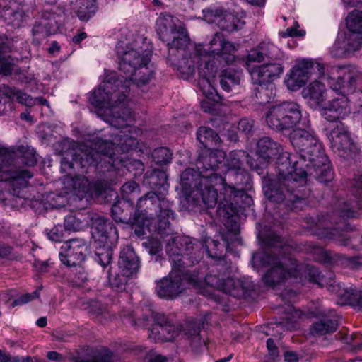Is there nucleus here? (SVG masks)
<instances>
[{
	"instance_id": "nucleus-1",
	"label": "nucleus",
	"mask_w": 362,
	"mask_h": 362,
	"mask_svg": "<svg viewBox=\"0 0 362 362\" xmlns=\"http://www.w3.org/2000/svg\"><path fill=\"white\" fill-rule=\"evenodd\" d=\"M104 110L105 121L116 129H122L117 133L111 136L112 139H94L90 144H81L74 148L71 155V160L67 162L70 168L82 169L87 173L89 169H93L99 174V179L95 182V191L102 196L107 194L110 197H117V192L110 186L117 182V168L118 164L127 167L123 159L115 158V151L119 148L122 152L129 151L136 147L138 141L132 134L134 127L128 122L133 121V114L125 104L112 103L101 107Z\"/></svg>"
},
{
	"instance_id": "nucleus-2",
	"label": "nucleus",
	"mask_w": 362,
	"mask_h": 362,
	"mask_svg": "<svg viewBox=\"0 0 362 362\" xmlns=\"http://www.w3.org/2000/svg\"><path fill=\"white\" fill-rule=\"evenodd\" d=\"M156 32L159 38L166 43L168 60L170 56L181 54L182 58L173 65L177 67L182 77L191 76L196 67L202 77L199 85L206 96L213 95L215 89L210 80L214 78L220 66L230 64L235 60V45L226 40L221 33H216L209 41L208 52L202 45L190 42L184 24L175 16L167 13H162L156 21Z\"/></svg>"
},
{
	"instance_id": "nucleus-3",
	"label": "nucleus",
	"mask_w": 362,
	"mask_h": 362,
	"mask_svg": "<svg viewBox=\"0 0 362 362\" xmlns=\"http://www.w3.org/2000/svg\"><path fill=\"white\" fill-rule=\"evenodd\" d=\"M116 50L120 59L119 69L127 76L118 77L115 72L106 74L104 80L89 96V101L95 107L110 105L112 101L124 104L131 81L137 86H143L155 74L154 66L150 64L151 51L149 49L127 47L125 49L119 43Z\"/></svg>"
},
{
	"instance_id": "nucleus-4",
	"label": "nucleus",
	"mask_w": 362,
	"mask_h": 362,
	"mask_svg": "<svg viewBox=\"0 0 362 362\" xmlns=\"http://www.w3.org/2000/svg\"><path fill=\"white\" fill-rule=\"evenodd\" d=\"M262 241L265 248L253 254L251 262L254 268L266 265L269 267L262 277L265 286L276 289L289 279L302 285L307 284V279L322 284V279L319 277L315 267L305 265L285 256L288 249L283 244L281 236L270 233Z\"/></svg>"
},
{
	"instance_id": "nucleus-5",
	"label": "nucleus",
	"mask_w": 362,
	"mask_h": 362,
	"mask_svg": "<svg viewBox=\"0 0 362 362\" xmlns=\"http://www.w3.org/2000/svg\"><path fill=\"white\" fill-rule=\"evenodd\" d=\"M167 180L168 176L165 171L160 169L148 170L144 174L143 182L154 191L148 192L140 197L136 204L139 216L157 217L155 230L162 235L173 233L170 220H173L175 214L173 209V202L167 197L169 188Z\"/></svg>"
},
{
	"instance_id": "nucleus-6",
	"label": "nucleus",
	"mask_w": 362,
	"mask_h": 362,
	"mask_svg": "<svg viewBox=\"0 0 362 362\" xmlns=\"http://www.w3.org/2000/svg\"><path fill=\"white\" fill-rule=\"evenodd\" d=\"M204 181L218 194L217 214L224 219L232 218L240 209L250 206L252 199L245 190L250 187V178L245 169L227 170L225 177L214 173Z\"/></svg>"
},
{
	"instance_id": "nucleus-7",
	"label": "nucleus",
	"mask_w": 362,
	"mask_h": 362,
	"mask_svg": "<svg viewBox=\"0 0 362 362\" xmlns=\"http://www.w3.org/2000/svg\"><path fill=\"white\" fill-rule=\"evenodd\" d=\"M263 192L271 203L290 211L301 209L310 194L305 186L304 176L299 177L293 167L286 172L279 168L276 177L265 180Z\"/></svg>"
},
{
	"instance_id": "nucleus-8",
	"label": "nucleus",
	"mask_w": 362,
	"mask_h": 362,
	"mask_svg": "<svg viewBox=\"0 0 362 362\" xmlns=\"http://www.w3.org/2000/svg\"><path fill=\"white\" fill-rule=\"evenodd\" d=\"M36 163L35 151L28 146H21L14 152L4 151L0 153V168L9 170L11 174L6 182H8L9 191L13 196L23 198L22 190L27 187L28 179L33 177L30 170L22 169L20 165L34 166Z\"/></svg>"
},
{
	"instance_id": "nucleus-9",
	"label": "nucleus",
	"mask_w": 362,
	"mask_h": 362,
	"mask_svg": "<svg viewBox=\"0 0 362 362\" xmlns=\"http://www.w3.org/2000/svg\"><path fill=\"white\" fill-rule=\"evenodd\" d=\"M122 317L124 324L133 327H144L153 320V324L148 333L151 339H174L181 332L180 325H175L163 313H155L150 304H145L132 313L123 311Z\"/></svg>"
},
{
	"instance_id": "nucleus-10",
	"label": "nucleus",
	"mask_w": 362,
	"mask_h": 362,
	"mask_svg": "<svg viewBox=\"0 0 362 362\" xmlns=\"http://www.w3.org/2000/svg\"><path fill=\"white\" fill-rule=\"evenodd\" d=\"M202 249L212 259L220 258L221 255L217 252H211L208 245L189 236H172L168 240L165 245V252L170 264L186 269L200 261Z\"/></svg>"
},
{
	"instance_id": "nucleus-11",
	"label": "nucleus",
	"mask_w": 362,
	"mask_h": 362,
	"mask_svg": "<svg viewBox=\"0 0 362 362\" xmlns=\"http://www.w3.org/2000/svg\"><path fill=\"white\" fill-rule=\"evenodd\" d=\"M171 264L168 276L157 283L156 293L160 298L173 299L179 296L189 286H202V280L194 274L182 267Z\"/></svg>"
},
{
	"instance_id": "nucleus-12",
	"label": "nucleus",
	"mask_w": 362,
	"mask_h": 362,
	"mask_svg": "<svg viewBox=\"0 0 362 362\" xmlns=\"http://www.w3.org/2000/svg\"><path fill=\"white\" fill-rule=\"evenodd\" d=\"M288 139L294 149L300 151L298 159L293 161L291 167H304L307 161L314 158H318L319 162L326 160L322 145L313 132L302 128L294 129L289 133Z\"/></svg>"
},
{
	"instance_id": "nucleus-13",
	"label": "nucleus",
	"mask_w": 362,
	"mask_h": 362,
	"mask_svg": "<svg viewBox=\"0 0 362 362\" xmlns=\"http://www.w3.org/2000/svg\"><path fill=\"white\" fill-rule=\"evenodd\" d=\"M316 68L331 89L346 96L355 91L357 81L362 78V74L350 66L317 63Z\"/></svg>"
},
{
	"instance_id": "nucleus-14",
	"label": "nucleus",
	"mask_w": 362,
	"mask_h": 362,
	"mask_svg": "<svg viewBox=\"0 0 362 362\" xmlns=\"http://www.w3.org/2000/svg\"><path fill=\"white\" fill-rule=\"evenodd\" d=\"M302 117L300 105L294 102H284L269 108L265 115L268 127L283 132L296 126Z\"/></svg>"
},
{
	"instance_id": "nucleus-15",
	"label": "nucleus",
	"mask_w": 362,
	"mask_h": 362,
	"mask_svg": "<svg viewBox=\"0 0 362 362\" xmlns=\"http://www.w3.org/2000/svg\"><path fill=\"white\" fill-rule=\"evenodd\" d=\"M65 8L57 4H46L40 13V18L32 30L34 40L37 42L49 35L55 34L63 24Z\"/></svg>"
},
{
	"instance_id": "nucleus-16",
	"label": "nucleus",
	"mask_w": 362,
	"mask_h": 362,
	"mask_svg": "<svg viewBox=\"0 0 362 362\" xmlns=\"http://www.w3.org/2000/svg\"><path fill=\"white\" fill-rule=\"evenodd\" d=\"M214 175H202L197 169L187 168L181 174L180 183L186 193H190L196 189L200 194L204 204L208 208L214 207L218 202V194L213 190V186L207 185L204 180L209 179Z\"/></svg>"
},
{
	"instance_id": "nucleus-17",
	"label": "nucleus",
	"mask_w": 362,
	"mask_h": 362,
	"mask_svg": "<svg viewBox=\"0 0 362 362\" xmlns=\"http://www.w3.org/2000/svg\"><path fill=\"white\" fill-rule=\"evenodd\" d=\"M204 282L206 285L237 298H246L250 296L255 289V284L248 276L241 279H224L216 274H209L205 276Z\"/></svg>"
},
{
	"instance_id": "nucleus-18",
	"label": "nucleus",
	"mask_w": 362,
	"mask_h": 362,
	"mask_svg": "<svg viewBox=\"0 0 362 362\" xmlns=\"http://www.w3.org/2000/svg\"><path fill=\"white\" fill-rule=\"evenodd\" d=\"M326 136L330 148L337 156L348 158L356 155L358 148L352 139L347 127L342 123L333 124L325 127Z\"/></svg>"
},
{
	"instance_id": "nucleus-19",
	"label": "nucleus",
	"mask_w": 362,
	"mask_h": 362,
	"mask_svg": "<svg viewBox=\"0 0 362 362\" xmlns=\"http://www.w3.org/2000/svg\"><path fill=\"white\" fill-rule=\"evenodd\" d=\"M284 71V66L279 62H268L265 64L255 66L250 71L253 84L258 85L255 88V95L261 103L269 102V98L265 92L267 91V84L280 77Z\"/></svg>"
},
{
	"instance_id": "nucleus-20",
	"label": "nucleus",
	"mask_w": 362,
	"mask_h": 362,
	"mask_svg": "<svg viewBox=\"0 0 362 362\" xmlns=\"http://www.w3.org/2000/svg\"><path fill=\"white\" fill-rule=\"evenodd\" d=\"M89 252L88 243L82 238H73L64 243L60 248L61 262L68 267H76L83 262Z\"/></svg>"
},
{
	"instance_id": "nucleus-21",
	"label": "nucleus",
	"mask_w": 362,
	"mask_h": 362,
	"mask_svg": "<svg viewBox=\"0 0 362 362\" xmlns=\"http://www.w3.org/2000/svg\"><path fill=\"white\" fill-rule=\"evenodd\" d=\"M284 313L285 316L283 317V320L286 321L285 322H279L258 327L257 329V332L259 334L257 337L260 339L266 337H268L267 339L284 337L285 334H283V332H285V324L293 325L297 322L302 315L300 310L295 309L291 304L288 305L286 310Z\"/></svg>"
},
{
	"instance_id": "nucleus-22",
	"label": "nucleus",
	"mask_w": 362,
	"mask_h": 362,
	"mask_svg": "<svg viewBox=\"0 0 362 362\" xmlns=\"http://www.w3.org/2000/svg\"><path fill=\"white\" fill-rule=\"evenodd\" d=\"M91 234L94 244L116 243L118 232L113 223L103 216L94 214L90 217Z\"/></svg>"
},
{
	"instance_id": "nucleus-23",
	"label": "nucleus",
	"mask_w": 362,
	"mask_h": 362,
	"mask_svg": "<svg viewBox=\"0 0 362 362\" xmlns=\"http://www.w3.org/2000/svg\"><path fill=\"white\" fill-rule=\"evenodd\" d=\"M295 170H297L299 177L304 176L305 184L308 176L313 177L319 182L325 183L332 180L334 177V173L327 156L326 160L323 162H319L318 158H314L310 161H307V165L304 167L295 168Z\"/></svg>"
},
{
	"instance_id": "nucleus-24",
	"label": "nucleus",
	"mask_w": 362,
	"mask_h": 362,
	"mask_svg": "<svg viewBox=\"0 0 362 362\" xmlns=\"http://www.w3.org/2000/svg\"><path fill=\"white\" fill-rule=\"evenodd\" d=\"M315 64L312 60H302L298 62L286 74L285 83L291 90H297L303 87L309 79Z\"/></svg>"
},
{
	"instance_id": "nucleus-25",
	"label": "nucleus",
	"mask_w": 362,
	"mask_h": 362,
	"mask_svg": "<svg viewBox=\"0 0 362 362\" xmlns=\"http://www.w3.org/2000/svg\"><path fill=\"white\" fill-rule=\"evenodd\" d=\"M349 103V100L347 96L340 93L337 98L329 101L322 112V117L329 122L328 126L341 122L340 119L350 112Z\"/></svg>"
},
{
	"instance_id": "nucleus-26",
	"label": "nucleus",
	"mask_w": 362,
	"mask_h": 362,
	"mask_svg": "<svg viewBox=\"0 0 362 362\" xmlns=\"http://www.w3.org/2000/svg\"><path fill=\"white\" fill-rule=\"evenodd\" d=\"M113 352L106 346H84L77 351L74 362H113Z\"/></svg>"
},
{
	"instance_id": "nucleus-27",
	"label": "nucleus",
	"mask_w": 362,
	"mask_h": 362,
	"mask_svg": "<svg viewBox=\"0 0 362 362\" xmlns=\"http://www.w3.org/2000/svg\"><path fill=\"white\" fill-rule=\"evenodd\" d=\"M226 154L221 150L204 149L198 156L195 163L196 168L202 175H209L214 171L226 158Z\"/></svg>"
},
{
	"instance_id": "nucleus-28",
	"label": "nucleus",
	"mask_w": 362,
	"mask_h": 362,
	"mask_svg": "<svg viewBox=\"0 0 362 362\" xmlns=\"http://www.w3.org/2000/svg\"><path fill=\"white\" fill-rule=\"evenodd\" d=\"M310 228L320 238L332 240L340 246L349 245L350 237L346 233L342 232L340 230L341 228H329L325 226L324 221H319L317 223L312 224Z\"/></svg>"
},
{
	"instance_id": "nucleus-29",
	"label": "nucleus",
	"mask_w": 362,
	"mask_h": 362,
	"mask_svg": "<svg viewBox=\"0 0 362 362\" xmlns=\"http://www.w3.org/2000/svg\"><path fill=\"white\" fill-rule=\"evenodd\" d=\"M134 207L126 201L118 200L111 206L112 218L119 223L134 224L139 221V216L134 213Z\"/></svg>"
},
{
	"instance_id": "nucleus-30",
	"label": "nucleus",
	"mask_w": 362,
	"mask_h": 362,
	"mask_svg": "<svg viewBox=\"0 0 362 362\" xmlns=\"http://www.w3.org/2000/svg\"><path fill=\"white\" fill-rule=\"evenodd\" d=\"M257 153L264 160L279 158L283 153L282 146L269 136H263L257 142Z\"/></svg>"
},
{
	"instance_id": "nucleus-31",
	"label": "nucleus",
	"mask_w": 362,
	"mask_h": 362,
	"mask_svg": "<svg viewBox=\"0 0 362 362\" xmlns=\"http://www.w3.org/2000/svg\"><path fill=\"white\" fill-rule=\"evenodd\" d=\"M118 264L121 272L129 277L135 275L140 267L139 258L130 246L122 250Z\"/></svg>"
},
{
	"instance_id": "nucleus-32",
	"label": "nucleus",
	"mask_w": 362,
	"mask_h": 362,
	"mask_svg": "<svg viewBox=\"0 0 362 362\" xmlns=\"http://www.w3.org/2000/svg\"><path fill=\"white\" fill-rule=\"evenodd\" d=\"M302 95L310 106L313 108L319 107L326 99L325 86L319 81H314L303 88Z\"/></svg>"
},
{
	"instance_id": "nucleus-33",
	"label": "nucleus",
	"mask_w": 362,
	"mask_h": 362,
	"mask_svg": "<svg viewBox=\"0 0 362 362\" xmlns=\"http://www.w3.org/2000/svg\"><path fill=\"white\" fill-rule=\"evenodd\" d=\"M316 269L318 272L319 277L322 279V284H320L315 281H309L308 279H307V283L315 284L320 287L326 286L329 292L337 295L341 298L343 301L342 303H346L349 293V288H342L339 283L332 280V276H334L332 272H327L326 274H322L318 268L316 267Z\"/></svg>"
},
{
	"instance_id": "nucleus-34",
	"label": "nucleus",
	"mask_w": 362,
	"mask_h": 362,
	"mask_svg": "<svg viewBox=\"0 0 362 362\" xmlns=\"http://www.w3.org/2000/svg\"><path fill=\"white\" fill-rule=\"evenodd\" d=\"M348 29L353 33L350 35L349 40H355L351 49L356 50L362 45V11L354 10L346 18Z\"/></svg>"
},
{
	"instance_id": "nucleus-35",
	"label": "nucleus",
	"mask_w": 362,
	"mask_h": 362,
	"mask_svg": "<svg viewBox=\"0 0 362 362\" xmlns=\"http://www.w3.org/2000/svg\"><path fill=\"white\" fill-rule=\"evenodd\" d=\"M249 165L252 168L259 170L258 165L252 160L249 154L243 150H234L229 153L226 158V166L227 170H243V162Z\"/></svg>"
},
{
	"instance_id": "nucleus-36",
	"label": "nucleus",
	"mask_w": 362,
	"mask_h": 362,
	"mask_svg": "<svg viewBox=\"0 0 362 362\" xmlns=\"http://www.w3.org/2000/svg\"><path fill=\"white\" fill-rule=\"evenodd\" d=\"M11 42L4 35H0V74L8 75L11 74L13 67Z\"/></svg>"
},
{
	"instance_id": "nucleus-37",
	"label": "nucleus",
	"mask_w": 362,
	"mask_h": 362,
	"mask_svg": "<svg viewBox=\"0 0 362 362\" xmlns=\"http://www.w3.org/2000/svg\"><path fill=\"white\" fill-rule=\"evenodd\" d=\"M242 73L232 68L221 70L219 74V83L226 92H230L238 86L240 82Z\"/></svg>"
},
{
	"instance_id": "nucleus-38",
	"label": "nucleus",
	"mask_w": 362,
	"mask_h": 362,
	"mask_svg": "<svg viewBox=\"0 0 362 362\" xmlns=\"http://www.w3.org/2000/svg\"><path fill=\"white\" fill-rule=\"evenodd\" d=\"M197 138L205 149L219 147L221 144L219 135L214 129L207 127H200L198 129Z\"/></svg>"
},
{
	"instance_id": "nucleus-39",
	"label": "nucleus",
	"mask_w": 362,
	"mask_h": 362,
	"mask_svg": "<svg viewBox=\"0 0 362 362\" xmlns=\"http://www.w3.org/2000/svg\"><path fill=\"white\" fill-rule=\"evenodd\" d=\"M245 23L242 15L223 12L218 27L223 30L233 33L241 29Z\"/></svg>"
},
{
	"instance_id": "nucleus-40",
	"label": "nucleus",
	"mask_w": 362,
	"mask_h": 362,
	"mask_svg": "<svg viewBox=\"0 0 362 362\" xmlns=\"http://www.w3.org/2000/svg\"><path fill=\"white\" fill-rule=\"evenodd\" d=\"M1 92L5 95L6 98L10 101L16 100L19 103L26 106H33L35 105L34 98L16 87L4 85L1 88Z\"/></svg>"
},
{
	"instance_id": "nucleus-41",
	"label": "nucleus",
	"mask_w": 362,
	"mask_h": 362,
	"mask_svg": "<svg viewBox=\"0 0 362 362\" xmlns=\"http://www.w3.org/2000/svg\"><path fill=\"white\" fill-rule=\"evenodd\" d=\"M357 209L362 210V201L345 200L341 199L337 204V213L342 218H353L358 214Z\"/></svg>"
},
{
	"instance_id": "nucleus-42",
	"label": "nucleus",
	"mask_w": 362,
	"mask_h": 362,
	"mask_svg": "<svg viewBox=\"0 0 362 362\" xmlns=\"http://www.w3.org/2000/svg\"><path fill=\"white\" fill-rule=\"evenodd\" d=\"M337 327L336 320L323 319L313 323L310 329V332L313 337H320L334 332L337 330Z\"/></svg>"
},
{
	"instance_id": "nucleus-43",
	"label": "nucleus",
	"mask_w": 362,
	"mask_h": 362,
	"mask_svg": "<svg viewBox=\"0 0 362 362\" xmlns=\"http://www.w3.org/2000/svg\"><path fill=\"white\" fill-rule=\"evenodd\" d=\"M88 225V216L81 213L70 214L65 217L64 226L66 230L78 231Z\"/></svg>"
},
{
	"instance_id": "nucleus-44",
	"label": "nucleus",
	"mask_w": 362,
	"mask_h": 362,
	"mask_svg": "<svg viewBox=\"0 0 362 362\" xmlns=\"http://www.w3.org/2000/svg\"><path fill=\"white\" fill-rule=\"evenodd\" d=\"M116 243L94 244L95 247V261L103 267L107 266L112 260V247Z\"/></svg>"
},
{
	"instance_id": "nucleus-45",
	"label": "nucleus",
	"mask_w": 362,
	"mask_h": 362,
	"mask_svg": "<svg viewBox=\"0 0 362 362\" xmlns=\"http://www.w3.org/2000/svg\"><path fill=\"white\" fill-rule=\"evenodd\" d=\"M96 8L95 2L83 0L79 1L75 13L81 21L86 22L95 15Z\"/></svg>"
},
{
	"instance_id": "nucleus-46",
	"label": "nucleus",
	"mask_w": 362,
	"mask_h": 362,
	"mask_svg": "<svg viewBox=\"0 0 362 362\" xmlns=\"http://www.w3.org/2000/svg\"><path fill=\"white\" fill-rule=\"evenodd\" d=\"M151 157L156 164L163 165L170 163L173 158V153L170 149L167 147H159L153 151Z\"/></svg>"
},
{
	"instance_id": "nucleus-47",
	"label": "nucleus",
	"mask_w": 362,
	"mask_h": 362,
	"mask_svg": "<svg viewBox=\"0 0 362 362\" xmlns=\"http://www.w3.org/2000/svg\"><path fill=\"white\" fill-rule=\"evenodd\" d=\"M258 46L259 47V50L262 51L263 55L267 59L274 60L280 59L282 57L279 49L271 42H263Z\"/></svg>"
},
{
	"instance_id": "nucleus-48",
	"label": "nucleus",
	"mask_w": 362,
	"mask_h": 362,
	"mask_svg": "<svg viewBox=\"0 0 362 362\" xmlns=\"http://www.w3.org/2000/svg\"><path fill=\"white\" fill-rule=\"evenodd\" d=\"M1 18H4V21L11 24L13 26L18 27L21 25V22L23 19L22 12L16 11L11 8H5L1 15Z\"/></svg>"
},
{
	"instance_id": "nucleus-49",
	"label": "nucleus",
	"mask_w": 362,
	"mask_h": 362,
	"mask_svg": "<svg viewBox=\"0 0 362 362\" xmlns=\"http://www.w3.org/2000/svg\"><path fill=\"white\" fill-rule=\"evenodd\" d=\"M142 246L151 255L156 256V261L160 258L159 253L162 250V245L158 239L154 238H148L142 243Z\"/></svg>"
},
{
	"instance_id": "nucleus-50",
	"label": "nucleus",
	"mask_w": 362,
	"mask_h": 362,
	"mask_svg": "<svg viewBox=\"0 0 362 362\" xmlns=\"http://www.w3.org/2000/svg\"><path fill=\"white\" fill-rule=\"evenodd\" d=\"M206 317H201L196 320H191L186 325V328L184 329L185 335L187 337L198 336L201 332V329L204 327Z\"/></svg>"
},
{
	"instance_id": "nucleus-51",
	"label": "nucleus",
	"mask_w": 362,
	"mask_h": 362,
	"mask_svg": "<svg viewBox=\"0 0 362 362\" xmlns=\"http://www.w3.org/2000/svg\"><path fill=\"white\" fill-rule=\"evenodd\" d=\"M346 303L362 311V287L360 288L351 287Z\"/></svg>"
},
{
	"instance_id": "nucleus-52",
	"label": "nucleus",
	"mask_w": 362,
	"mask_h": 362,
	"mask_svg": "<svg viewBox=\"0 0 362 362\" xmlns=\"http://www.w3.org/2000/svg\"><path fill=\"white\" fill-rule=\"evenodd\" d=\"M129 277L122 272L117 274L112 278L109 277L110 285L113 290L117 292H122L126 289Z\"/></svg>"
},
{
	"instance_id": "nucleus-53",
	"label": "nucleus",
	"mask_w": 362,
	"mask_h": 362,
	"mask_svg": "<svg viewBox=\"0 0 362 362\" xmlns=\"http://www.w3.org/2000/svg\"><path fill=\"white\" fill-rule=\"evenodd\" d=\"M267 349L268 354L265 356L264 362H279L280 351L274 341H267Z\"/></svg>"
},
{
	"instance_id": "nucleus-54",
	"label": "nucleus",
	"mask_w": 362,
	"mask_h": 362,
	"mask_svg": "<svg viewBox=\"0 0 362 362\" xmlns=\"http://www.w3.org/2000/svg\"><path fill=\"white\" fill-rule=\"evenodd\" d=\"M222 9H206L203 10L204 18L209 23H216L219 26V21L223 16Z\"/></svg>"
},
{
	"instance_id": "nucleus-55",
	"label": "nucleus",
	"mask_w": 362,
	"mask_h": 362,
	"mask_svg": "<svg viewBox=\"0 0 362 362\" xmlns=\"http://www.w3.org/2000/svg\"><path fill=\"white\" fill-rule=\"evenodd\" d=\"M39 296L40 293L37 290L35 291L32 293L23 294L13 301L11 307L13 308L15 306L23 305L33 300L35 298H37Z\"/></svg>"
},
{
	"instance_id": "nucleus-56",
	"label": "nucleus",
	"mask_w": 362,
	"mask_h": 362,
	"mask_svg": "<svg viewBox=\"0 0 362 362\" xmlns=\"http://www.w3.org/2000/svg\"><path fill=\"white\" fill-rule=\"evenodd\" d=\"M89 312L95 315H104L107 313L106 305L98 300H91L88 303Z\"/></svg>"
},
{
	"instance_id": "nucleus-57",
	"label": "nucleus",
	"mask_w": 362,
	"mask_h": 362,
	"mask_svg": "<svg viewBox=\"0 0 362 362\" xmlns=\"http://www.w3.org/2000/svg\"><path fill=\"white\" fill-rule=\"evenodd\" d=\"M313 253L319 255L318 260L320 262L325 264H332L333 262L334 258L322 247L313 245Z\"/></svg>"
},
{
	"instance_id": "nucleus-58",
	"label": "nucleus",
	"mask_w": 362,
	"mask_h": 362,
	"mask_svg": "<svg viewBox=\"0 0 362 362\" xmlns=\"http://www.w3.org/2000/svg\"><path fill=\"white\" fill-rule=\"evenodd\" d=\"M342 349L346 352L357 354L362 351V341H344Z\"/></svg>"
},
{
	"instance_id": "nucleus-59",
	"label": "nucleus",
	"mask_w": 362,
	"mask_h": 362,
	"mask_svg": "<svg viewBox=\"0 0 362 362\" xmlns=\"http://www.w3.org/2000/svg\"><path fill=\"white\" fill-rule=\"evenodd\" d=\"M298 27V23L296 22L293 27L288 28L285 31L281 32L280 35L283 37L304 36L305 31L303 30H298L297 28Z\"/></svg>"
},
{
	"instance_id": "nucleus-60",
	"label": "nucleus",
	"mask_w": 362,
	"mask_h": 362,
	"mask_svg": "<svg viewBox=\"0 0 362 362\" xmlns=\"http://www.w3.org/2000/svg\"><path fill=\"white\" fill-rule=\"evenodd\" d=\"M253 127L254 121L247 118H242L238 126L239 131L246 135L250 134L252 132Z\"/></svg>"
},
{
	"instance_id": "nucleus-61",
	"label": "nucleus",
	"mask_w": 362,
	"mask_h": 362,
	"mask_svg": "<svg viewBox=\"0 0 362 362\" xmlns=\"http://www.w3.org/2000/svg\"><path fill=\"white\" fill-rule=\"evenodd\" d=\"M48 238L54 242H61L64 238V231L61 226L53 227L47 233Z\"/></svg>"
},
{
	"instance_id": "nucleus-62",
	"label": "nucleus",
	"mask_w": 362,
	"mask_h": 362,
	"mask_svg": "<svg viewBox=\"0 0 362 362\" xmlns=\"http://www.w3.org/2000/svg\"><path fill=\"white\" fill-rule=\"evenodd\" d=\"M139 189V185L134 181H129L124 183L121 187V192L124 197Z\"/></svg>"
},
{
	"instance_id": "nucleus-63",
	"label": "nucleus",
	"mask_w": 362,
	"mask_h": 362,
	"mask_svg": "<svg viewBox=\"0 0 362 362\" xmlns=\"http://www.w3.org/2000/svg\"><path fill=\"white\" fill-rule=\"evenodd\" d=\"M266 59L258 46L255 49L252 50L247 56V61L249 62H262Z\"/></svg>"
},
{
	"instance_id": "nucleus-64",
	"label": "nucleus",
	"mask_w": 362,
	"mask_h": 362,
	"mask_svg": "<svg viewBox=\"0 0 362 362\" xmlns=\"http://www.w3.org/2000/svg\"><path fill=\"white\" fill-rule=\"evenodd\" d=\"M50 200L53 202V203H51L50 204L54 208L63 207L66 205L67 202L66 197L60 194H53L52 196L50 197Z\"/></svg>"
}]
</instances>
